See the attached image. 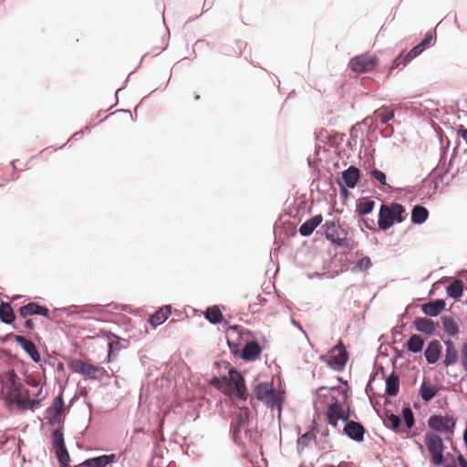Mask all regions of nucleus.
Returning <instances> with one entry per match:
<instances>
[{
	"label": "nucleus",
	"instance_id": "obj_44",
	"mask_svg": "<svg viewBox=\"0 0 467 467\" xmlns=\"http://www.w3.org/2000/svg\"><path fill=\"white\" fill-rule=\"evenodd\" d=\"M244 329L238 325L229 326L226 330V337L240 339L244 335Z\"/></svg>",
	"mask_w": 467,
	"mask_h": 467
},
{
	"label": "nucleus",
	"instance_id": "obj_22",
	"mask_svg": "<svg viewBox=\"0 0 467 467\" xmlns=\"http://www.w3.org/2000/svg\"><path fill=\"white\" fill-rule=\"evenodd\" d=\"M341 410L342 404L335 400L333 403H331L327 411V419L329 425L336 428L337 426V422L341 417Z\"/></svg>",
	"mask_w": 467,
	"mask_h": 467
},
{
	"label": "nucleus",
	"instance_id": "obj_30",
	"mask_svg": "<svg viewBox=\"0 0 467 467\" xmlns=\"http://www.w3.org/2000/svg\"><path fill=\"white\" fill-rule=\"evenodd\" d=\"M429 217V211L422 205H415L411 210V223L422 224Z\"/></svg>",
	"mask_w": 467,
	"mask_h": 467
},
{
	"label": "nucleus",
	"instance_id": "obj_6",
	"mask_svg": "<svg viewBox=\"0 0 467 467\" xmlns=\"http://www.w3.org/2000/svg\"><path fill=\"white\" fill-rule=\"evenodd\" d=\"M428 427L437 432L453 434L455 421L449 416L431 415L428 420Z\"/></svg>",
	"mask_w": 467,
	"mask_h": 467
},
{
	"label": "nucleus",
	"instance_id": "obj_8",
	"mask_svg": "<svg viewBox=\"0 0 467 467\" xmlns=\"http://www.w3.org/2000/svg\"><path fill=\"white\" fill-rule=\"evenodd\" d=\"M378 60L369 56H358L349 61L352 71L365 73L371 71L377 66Z\"/></svg>",
	"mask_w": 467,
	"mask_h": 467
},
{
	"label": "nucleus",
	"instance_id": "obj_17",
	"mask_svg": "<svg viewBox=\"0 0 467 467\" xmlns=\"http://www.w3.org/2000/svg\"><path fill=\"white\" fill-rule=\"evenodd\" d=\"M442 347L439 340L434 339L428 343L424 350V357L428 364H435L441 358Z\"/></svg>",
	"mask_w": 467,
	"mask_h": 467
},
{
	"label": "nucleus",
	"instance_id": "obj_16",
	"mask_svg": "<svg viewBox=\"0 0 467 467\" xmlns=\"http://www.w3.org/2000/svg\"><path fill=\"white\" fill-rule=\"evenodd\" d=\"M109 341L108 344V361L109 362L117 357L119 351L121 348H127L128 341L114 334H110V336L109 337Z\"/></svg>",
	"mask_w": 467,
	"mask_h": 467
},
{
	"label": "nucleus",
	"instance_id": "obj_9",
	"mask_svg": "<svg viewBox=\"0 0 467 467\" xmlns=\"http://www.w3.org/2000/svg\"><path fill=\"white\" fill-rule=\"evenodd\" d=\"M343 433L356 442H362L366 429L359 421H350L345 424Z\"/></svg>",
	"mask_w": 467,
	"mask_h": 467
},
{
	"label": "nucleus",
	"instance_id": "obj_41",
	"mask_svg": "<svg viewBox=\"0 0 467 467\" xmlns=\"http://www.w3.org/2000/svg\"><path fill=\"white\" fill-rule=\"evenodd\" d=\"M25 398L20 396H16L12 398L11 404H16L17 408L21 410H29V390L26 389L25 393Z\"/></svg>",
	"mask_w": 467,
	"mask_h": 467
},
{
	"label": "nucleus",
	"instance_id": "obj_42",
	"mask_svg": "<svg viewBox=\"0 0 467 467\" xmlns=\"http://www.w3.org/2000/svg\"><path fill=\"white\" fill-rule=\"evenodd\" d=\"M402 417L408 429H411L415 424L414 413L410 406L402 408Z\"/></svg>",
	"mask_w": 467,
	"mask_h": 467
},
{
	"label": "nucleus",
	"instance_id": "obj_27",
	"mask_svg": "<svg viewBox=\"0 0 467 467\" xmlns=\"http://www.w3.org/2000/svg\"><path fill=\"white\" fill-rule=\"evenodd\" d=\"M171 313V306H166L163 308L159 309L150 317V323L153 327H158L163 324Z\"/></svg>",
	"mask_w": 467,
	"mask_h": 467
},
{
	"label": "nucleus",
	"instance_id": "obj_11",
	"mask_svg": "<svg viewBox=\"0 0 467 467\" xmlns=\"http://www.w3.org/2000/svg\"><path fill=\"white\" fill-rule=\"evenodd\" d=\"M17 376L15 373L14 370H12L9 373L8 380L5 384V400L11 403L12 398H15L16 396L21 395V390L23 389V385L20 382H17L16 380Z\"/></svg>",
	"mask_w": 467,
	"mask_h": 467
},
{
	"label": "nucleus",
	"instance_id": "obj_53",
	"mask_svg": "<svg viewBox=\"0 0 467 467\" xmlns=\"http://www.w3.org/2000/svg\"><path fill=\"white\" fill-rule=\"evenodd\" d=\"M403 337V333L399 327H394L392 329V337L394 342H401Z\"/></svg>",
	"mask_w": 467,
	"mask_h": 467
},
{
	"label": "nucleus",
	"instance_id": "obj_58",
	"mask_svg": "<svg viewBox=\"0 0 467 467\" xmlns=\"http://www.w3.org/2000/svg\"><path fill=\"white\" fill-rule=\"evenodd\" d=\"M15 337H20L19 335H15L13 333H8L6 334L5 336L4 337H0V342L1 343H5L7 342L9 339H14L15 340Z\"/></svg>",
	"mask_w": 467,
	"mask_h": 467
},
{
	"label": "nucleus",
	"instance_id": "obj_54",
	"mask_svg": "<svg viewBox=\"0 0 467 467\" xmlns=\"http://www.w3.org/2000/svg\"><path fill=\"white\" fill-rule=\"evenodd\" d=\"M337 183L339 186L341 196H343L344 199H347L349 195V192L348 191V186L341 184V182H339V179H337Z\"/></svg>",
	"mask_w": 467,
	"mask_h": 467
},
{
	"label": "nucleus",
	"instance_id": "obj_48",
	"mask_svg": "<svg viewBox=\"0 0 467 467\" xmlns=\"http://www.w3.org/2000/svg\"><path fill=\"white\" fill-rule=\"evenodd\" d=\"M371 176L377 181L379 182L381 185H386L387 182H386V175L383 171L378 170V169H373L371 171Z\"/></svg>",
	"mask_w": 467,
	"mask_h": 467
},
{
	"label": "nucleus",
	"instance_id": "obj_57",
	"mask_svg": "<svg viewBox=\"0 0 467 467\" xmlns=\"http://www.w3.org/2000/svg\"><path fill=\"white\" fill-rule=\"evenodd\" d=\"M40 401H41V399H34V400L29 399V410H34L35 409H36L39 406Z\"/></svg>",
	"mask_w": 467,
	"mask_h": 467
},
{
	"label": "nucleus",
	"instance_id": "obj_7",
	"mask_svg": "<svg viewBox=\"0 0 467 467\" xmlns=\"http://www.w3.org/2000/svg\"><path fill=\"white\" fill-rule=\"evenodd\" d=\"M229 385H234V389L235 390V396L238 400H246L247 399V389L245 386V381L243 375L238 372L234 368H231L229 369Z\"/></svg>",
	"mask_w": 467,
	"mask_h": 467
},
{
	"label": "nucleus",
	"instance_id": "obj_24",
	"mask_svg": "<svg viewBox=\"0 0 467 467\" xmlns=\"http://www.w3.org/2000/svg\"><path fill=\"white\" fill-rule=\"evenodd\" d=\"M444 344L446 346L445 358L443 359L444 366L449 367L456 364L458 361V352L453 342L451 339H447L444 341Z\"/></svg>",
	"mask_w": 467,
	"mask_h": 467
},
{
	"label": "nucleus",
	"instance_id": "obj_32",
	"mask_svg": "<svg viewBox=\"0 0 467 467\" xmlns=\"http://www.w3.org/2000/svg\"><path fill=\"white\" fill-rule=\"evenodd\" d=\"M425 340L422 336L419 334H413L410 336L406 343L408 350L411 353H420L424 347Z\"/></svg>",
	"mask_w": 467,
	"mask_h": 467
},
{
	"label": "nucleus",
	"instance_id": "obj_23",
	"mask_svg": "<svg viewBox=\"0 0 467 467\" xmlns=\"http://www.w3.org/2000/svg\"><path fill=\"white\" fill-rule=\"evenodd\" d=\"M393 219L389 213V206L381 204L379 213L378 225L380 230H388L393 225Z\"/></svg>",
	"mask_w": 467,
	"mask_h": 467
},
{
	"label": "nucleus",
	"instance_id": "obj_29",
	"mask_svg": "<svg viewBox=\"0 0 467 467\" xmlns=\"http://www.w3.org/2000/svg\"><path fill=\"white\" fill-rule=\"evenodd\" d=\"M204 317L205 319L213 324V325H218L223 323V314L221 310L220 306H213L207 307V309L204 312Z\"/></svg>",
	"mask_w": 467,
	"mask_h": 467
},
{
	"label": "nucleus",
	"instance_id": "obj_20",
	"mask_svg": "<svg viewBox=\"0 0 467 467\" xmlns=\"http://www.w3.org/2000/svg\"><path fill=\"white\" fill-rule=\"evenodd\" d=\"M414 327L417 331L425 334L427 336H431L435 333L437 323L428 317H419L416 318L413 322Z\"/></svg>",
	"mask_w": 467,
	"mask_h": 467
},
{
	"label": "nucleus",
	"instance_id": "obj_40",
	"mask_svg": "<svg viewBox=\"0 0 467 467\" xmlns=\"http://www.w3.org/2000/svg\"><path fill=\"white\" fill-rule=\"evenodd\" d=\"M389 213L393 221H396L397 223H402L404 221L403 213H405V208L402 204L392 202L389 207Z\"/></svg>",
	"mask_w": 467,
	"mask_h": 467
},
{
	"label": "nucleus",
	"instance_id": "obj_19",
	"mask_svg": "<svg viewBox=\"0 0 467 467\" xmlns=\"http://www.w3.org/2000/svg\"><path fill=\"white\" fill-rule=\"evenodd\" d=\"M262 348L255 340L246 343L240 353V357L245 361H254L261 354Z\"/></svg>",
	"mask_w": 467,
	"mask_h": 467
},
{
	"label": "nucleus",
	"instance_id": "obj_52",
	"mask_svg": "<svg viewBox=\"0 0 467 467\" xmlns=\"http://www.w3.org/2000/svg\"><path fill=\"white\" fill-rule=\"evenodd\" d=\"M359 227L361 230L368 229L372 230L374 229L375 222L374 220H368V219H360L358 222Z\"/></svg>",
	"mask_w": 467,
	"mask_h": 467
},
{
	"label": "nucleus",
	"instance_id": "obj_31",
	"mask_svg": "<svg viewBox=\"0 0 467 467\" xmlns=\"http://www.w3.org/2000/svg\"><path fill=\"white\" fill-rule=\"evenodd\" d=\"M444 332L450 337H455L459 334V326L454 318L451 316H443L441 317Z\"/></svg>",
	"mask_w": 467,
	"mask_h": 467
},
{
	"label": "nucleus",
	"instance_id": "obj_3",
	"mask_svg": "<svg viewBox=\"0 0 467 467\" xmlns=\"http://www.w3.org/2000/svg\"><path fill=\"white\" fill-rule=\"evenodd\" d=\"M348 359V353L341 341L333 347L329 355H322L320 360L327 364L335 371H342Z\"/></svg>",
	"mask_w": 467,
	"mask_h": 467
},
{
	"label": "nucleus",
	"instance_id": "obj_63",
	"mask_svg": "<svg viewBox=\"0 0 467 467\" xmlns=\"http://www.w3.org/2000/svg\"><path fill=\"white\" fill-rule=\"evenodd\" d=\"M457 461H458L459 464L461 465V463H462L464 461H466V459L462 454H459L457 456Z\"/></svg>",
	"mask_w": 467,
	"mask_h": 467
},
{
	"label": "nucleus",
	"instance_id": "obj_10",
	"mask_svg": "<svg viewBox=\"0 0 467 467\" xmlns=\"http://www.w3.org/2000/svg\"><path fill=\"white\" fill-rule=\"evenodd\" d=\"M19 315L23 318H26L29 316H42L47 318L49 317V310L44 306L39 305L36 302H30L25 306H22L18 309Z\"/></svg>",
	"mask_w": 467,
	"mask_h": 467
},
{
	"label": "nucleus",
	"instance_id": "obj_45",
	"mask_svg": "<svg viewBox=\"0 0 467 467\" xmlns=\"http://www.w3.org/2000/svg\"><path fill=\"white\" fill-rule=\"evenodd\" d=\"M371 265L372 264L370 258L368 256H364L356 262L353 270L362 272L370 268Z\"/></svg>",
	"mask_w": 467,
	"mask_h": 467
},
{
	"label": "nucleus",
	"instance_id": "obj_59",
	"mask_svg": "<svg viewBox=\"0 0 467 467\" xmlns=\"http://www.w3.org/2000/svg\"><path fill=\"white\" fill-rule=\"evenodd\" d=\"M330 389L331 390L337 389L338 391V393L344 397L345 400L348 398V391L346 389H340V387H331Z\"/></svg>",
	"mask_w": 467,
	"mask_h": 467
},
{
	"label": "nucleus",
	"instance_id": "obj_35",
	"mask_svg": "<svg viewBox=\"0 0 467 467\" xmlns=\"http://www.w3.org/2000/svg\"><path fill=\"white\" fill-rule=\"evenodd\" d=\"M375 207V202L368 198H361L358 201L356 213L358 216L370 213Z\"/></svg>",
	"mask_w": 467,
	"mask_h": 467
},
{
	"label": "nucleus",
	"instance_id": "obj_55",
	"mask_svg": "<svg viewBox=\"0 0 467 467\" xmlns=\"http://www.w3.org/2000/svg\"><path fill=\"white\" fill-rule=\"evenodd\" d=\"M350 418V409L348 408L347 411L343 412L341 410V417H340V420L345 423L347 424V422H350L351 420H349Z\"/></svg>",
	"mask_w": 467,
	"mask_h": 467
},
{
	"label": "nucleus",
	"instance_id": "obj_5",
	"mask_svg": "<svg viewBox=\"0 0 467 467\" xmlns=\"http://www.w3.org/2000/svg\"><path fill=\"white\" fill-rule=\"evenodd\" d=\"M52 447L55 451L57 460L60 467H67L70 462V456L66 447L65 438L62 429H56L52 432Z\"/></svg>",
	"mask_w": 467,
	"mask_h": 467
},
{
	"label": "nucleus",
	"instance_id": "obj_33",
	"mask_svg": "<svg viewBox=\"0 0 467 467\" xmlns=\"http://www.w3.org/2000/svg\"><path fill=\"white\" fill-rule=\"evenodd\" d=\"M16 319L15 313L9 303L1 302L0 304V321L6 325H11Z\"/></svg>",
	"mask_w": 467,
	"mask_h": 467
},
{
	"label": "nucleus",
	"instance_id": "obj_64",
	"mask_svg": "<svg viewBox=\"0 0 467 467\" xmlns=\"http://www.w3.org/2000/svg\"><path fill=\"white\" fill-rule=\"evenodd\" d=\"M403 358V351L397 350L396 351V355H395V358Z\"/></svg>",
	"mask_w": 467,
	"mask_h": 467
},
{
	"label": "nucleus",
	"instance_id": "obj_4",
	"mask_svg": "<svg viewBox=\"0 0 467 467\" xmlns=\"http://www.w3.org/2000/svg\"><path fill=\"white\" fill-rule=\"evenodd\" d=\"M69 367L73 372L81 374L90 379L101 380L106 375L104 368L92 365L82 359L72 360Z\"/></svg>",
	"mask_w": 467,
	"mask_h": 467
},
{
	"label": "nucleus",
	"instance_id": "obj_13",
	"mask_svg": "<svg viewBox=\"0 0 467 467\" xmlns=\"http://www.w3.org/2000/svg\"><path fill=\"white\" fill-rule=\"evenodd\" d=\"M338 179L341 184L347 185L349 189H354L360 179V170L351 165L342 171V176Z\"/></svg>",
	"mask_w": 467,
	"mask_h": 467
},
{
	"label": "nucleus",
	"instance_id": "obj_37",
	"mask_svg": "<svg viewBox=\"0 0 467 467\" xmlns=\"http://www.w3.org/2000/svg\"><path fill=\"white\" fill-rule=\"evenodd\" d=\"M463 292V282L460 279H456L451 282L446 287V293L448 296L459 299L462 296Z\"/></svg>",
	"mask_w": 467,
	"mask_h": 467
},
{
	"label": "nucleus",
	"instance_id": "obj_1",
	"mask_svg": "<svg viewBox=\"0 0 467 467\" xmlns=\"http://www.w3.org/2000/svg\"><path fill=\"white\" fill-rule=\"evenodd\" d=\"M323 227L325 228L326 238L337 247L348 250L355 248V241L349 235L348 231L336 224L334 221H327Z\"/></svg>",
	"mask_w": 467,
	"mask_h": 467
},
{
	"label": "nucleus",
	"instance_id": "obj_25",
	"mask_svg": "<svg viewBox=\"0 0 467 467\" xmlns=\"http://www.w3.org/2000/svg\"><path fill=\"white\" fill-rule=\"evenodd\" d=\"M275 390L271 382H261L255 386L254 391L256 399L260 401H265Z\"/></svg>",
	"mask_w": 467,
	"mask_h": 467
},
{
	"label": "nucleus",
	"instance_id": "obj_39",
	"mask_svg": "<svg viewBox=\"0 0 467 467\" xmlns=\"http://www.w3.org/2000/svg\"><path fill=\"white\" fill-rule=\"evenodd\" d=\"M64 409V400L62 394L56 397L51 405L47 409V414H53L54 416H59Z\"/></svg>",
	"mask_w": 467,
	"mask_h": 467
},
{
	"label": "nucleus",
	"instance_id": "obj_34",
	"mask_svg": "<svg viewBox=\"0 0 467 467\" xmlns=\"http://www.w3.org/2000/svg\"><path fill=\"white\" fill-rule=\"evenodd\" d=\"M284 401V395L276 389L264 401V403L271 410H277L279 412L282 410Z\"/></svg>",
	"mask_w": 467,
	"mask_h": 467
},
{
	"label": "nucleus",
	"instance_id": "obj_15",
	"mask_svg": "<svg viewBox=\"0 0 467 467\" xmlns=\"http://www.w3.org/2000/svg\"><path fill=\"white\" fill-rule=\"evenodd\" d=\"M116 454H104L85 460L76 467H106L116 461Z\"/></svg>",
	"mask_w": 467,
	"mask_h": 467
},
{
	"label": "nucleus",
	"instance_id": "obj_38",
	"mask_svg": "<svg viewBox=\"0 0 467 467\" xmlns=\"http://www.w3.org/2000/svg\"><path fill=\"white\" fill-rule=\"evenodd\" d=\"M439 389L433 385H428L426 382H422L420 387V395L423 401L429 402L438 393Z\"/></svg>",
	"mask_w": 467,
	"mask_h": 467
},
{
	"label": "nucleus",
	"instance_id": "obj_61",
	"mask_svg": "<svg viewBox=\"0 0 467 467\" xmlns=\"http://www.w3.org/2000/svg\"><path fill=\"white\" fill-rule=\"evenodd\" d=\"M58 416H54L53 414H47V421L50 425H54L56 420H57V418Z\"/></svg>",
	"mask_w": 467,
	"mask_h": 467
},
{
	"label": "nucleus",
	"instance_id": "obj_26",
	"mask_svg": "<svg viewBox=\"0 0 467 467\" xmlns=\"http://www.w3.org/2000/svg\"><path fill=\"white\" fill-rule=\"evenodd\" d=\"M386 382V393L389 396H396L400 389V377L392 371L385 379Z\"/></svg>",
	"mask_w": 467,
	"mask_h": 467
},
{
	"label": "nucleus",
	"instance_id": "obj_21",
	"mask_svg": "<svg viewBox=\"0 0 467 467\" xmlns=\"http://www.w3.org/2000/svg\"><path fill=\"white\" fill-rule=\"evenodd\" d=\"M323 217L321 214L313 216L312 218L304 222L299 227L300 235L306 237L313 234L316 228L322 223Z\"/></svg>",
	"mask_w": 467,
	"mask_h": 467
},
{
	"label": "nucleus",
	"instance_id": "obj_46",
	"mask_svg": "<svg viewBox=\"0 0 467 467\" xmlns=\"http://www.w3.org/2000/svg\"><path fill=\"white\" fill-rule=\"evenodd\" d=\"M227 339V345H228V348L231 351V353L234 355V356H237L240 354L239 352V339H236V338H230V337H226Z\"/></svg>",
	"mask_w": 467,
	"mask_h": 467
},
{
	"label": "nucleus",
	"instance_id": "obj_43",
	"mask_svg": "<svg viewBox=\"0 0 467 467\" xmlns=\"http://www.w3.org/2000/svg\"><path fill=\"white\" fill-rule=\"evenodd\" d=\"M316 439V435L310 431L306 432L297 439V450L300 451L306 447L309 442Z\"/></svg>",
	"mask_w": 467,
	"mask_h": 467
},
{
	"label": "nucleus",
	"instance_id": "obj_2",
	"mask_svg": "<svg viewBox=\"0 0 467 467\" xmlns=\"http://www.w3.org/2000/svg\"><path fill=\"white\" fill-rule=\"evenodd\" d=\"M424 443L430 454L431 461L436 466H441L444 463L443 452L445 445L441 437L435 432L428 431L424 435Z\"/></svg>",
	"mask_w": 467,
	"mask_h": 467
},
{
	"label": "nucleus",
	"instance_id": "obj_14",
	"mask_svg": "<svg viewBox=\"0 0 467 467\" xmlns=\"http://www.w3.org/2000/svg\"><path fill=\"white\" fill-rule=\"evenodd\" d=\"M249 419L250 413L247 408H243L237 412L235 417V422L232 423L231 426L233 438L235 442H237L238 435L241 431V429L249 422Z\"/></svg>",
	"mask_w": 467,
	"mask_h": 467
},
{
	"label": "nucleus",
	"instance_id": "obj_60",
	"mask_svg": "<svg viewBox=\"0 0 467 467\" xmlns=\"http://www.w3.org/2000/svg\"><path fill=\"white\" fill-rule=\"evenodd\" d=\"M24 326H25L26 328H27L29 330H33L35 328V323L31 319H26L24 322Z\"/></svg>",
	"mask_w": 467,
	"mask_h": 467
},
{
	"label": "nucleus",
	"instance_id": "obj_50",
	"mask_svg": "<svg viewBox=\"0 0 467 467\" xmlns=\"http://www.w3.org/2000/svg\"><path fill=\"white\" fill-rule=\"evenodd\" d=\"M433 40V34L429 31L425 34L424 38L419 43V46L425 50Z\"/></svg>",
	"mask_w": 467,
	"mask_h": 467
},
{
	"label": "nucleus",
	"instance_id": "obj_47",
	"mask_svg": "<svg viewBox=\"0 0 467 467\" xmlns=\"http://www.w3.org/2000/svg\"><path fill=\"white\" fill-rule=\"evenodd\" d=\"M375 115L380 119L382 124H387L389 120L394 119V111L390 110L387 113H381L380 109L375 111Z\"/></svg>",
	"mask_w": 467,
	"mask_h": 467
},
{
	"label": "nucleus",
	"instance_id": "obj_28",
	"mask_svg": "<svg viewBox=\"0 0 467 467\" xmlns=\"http://www.w3.org/2000/svg\"><path fill=\"white\" fill-rule=\"evenodd\" d=\"M423 51V48H421L418 44L417 46L413 47L405 56H402V54L399 55L394 62L397 63L398 66L402 65L405 67L412 59L420 56Z\"/></svg>",
	"mask_w": 467,
	"mask_h": 467
},
{
	"label": "nucleus",
	"instance_id": "obj_36",
	"mask_svg": "<svg viewBox=\"0 0 467 467\" xmlns=\"http://www.w3.org/2000/svg\"><path fill=\"white\" fill-rule=\"evenodd\" d=\"M384 425L391 431H397L401 425V419L399 415L392 413L391 411L385 410L384 411Z\"/></svg>",
	"mask_w": 467,
	"mask_h": 467
},
{
	"label": "nucleus",
	"instance_id": "obj_56",
	"mask_svg": "<svg viewBox=\"0 0 467 467\" xmlns=\"http://www.w3.org/2000/svg\"><path fill=\"white\" fill-rule=\"evenodd\" d=\"M458 135L466 142L467 144V129L461 126L458 129Z\"/></svg>",
	"mask_w": 467,
	"mask_h": 467
},
{
	"label": "nucleus",
	"instance_id": "obj_18",
	"mask_svg": "<svg viewBox=\"0 0 467 467\" xmlns=\"http://www.w3.org/2000/svg\"><path fill=\"white\" fill-rule=\"evenodd\" d=\"M446 302L444 299H434L421 305V311L428 317H438L444 310Z\"/></svg>",
	"mask_w": 467,
	"mask_h": 467
},
{
	"label": "nucleus",
	"instance_id": "obj_12",
	"mask_svg": "<svg viewBox=\"0 0 467 467\" xmlns=\"http://www.w3.org/2000/svg\"><path fill=\"white\" fill-rule=\"evenodd\" d=\"M15 341L23 348L34 362L39 363L41 361V355L36 344L32 340L20 336L15 337Z\"/></svg>",
	"mask_w": 467,
	"mask_h": 467
},
{
	"label": "nucleus",
	"instance_id": "obj_51",
	"mask_svg": "<svg viewBox=\"0 0 467 467\" xmlns=\"http://www.w3.org/2000/svg\"><path fill=\"white\" fill-rule=\"evenodd\" d=\"M461 363L464 370L467 371V343H463L462 346Z\"/></svg>",
	"mask_w": 467,
	"mask_h": 467
},
{
	"label": "nucleus",
	"instance_id": "obj_62",
	"mask_svg": "<svg viewBox=\"0 0 467 467\" xmlns=\"http://www.w3.org/2000/svg\"><path fill=\"white\" fill-rule=\"evenodd\" d=\"M291 322H292V324H293L296 327H297V328H298L299 330H301L304 334H306V332L304 331V329H303L302 326H301L297 321H296L295 319H292V321H291Z\"/></svg>",
	"mask_w": 467,
	"mask_h": 467
},
{
	"label": "nucleus",
	"instance_id": "obj_49",
	"mask_svg": "<svg viewBox=\"0 0 467 467\" xmlns=\"http://www.w3.org/2000/svg\"><path fill=\"white\" fill-rule=\"evenodd\" d=\"M210 383L219 389L221 387V384L223 383L225 385H229V380H228V378L225 377V376H223V377H213L210 380Z\"/></svg>",
	"mask_w": 467,
	"mask_h": 467
}]
</instances>
